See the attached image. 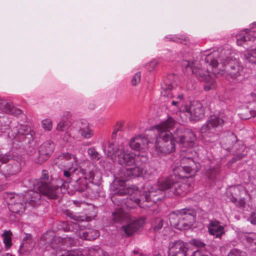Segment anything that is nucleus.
<instances>
[{
  "label": "nucleus",
  "instance_id": "f257e3e1",
  "mask_svg": "<svg viewBox=\"0 0 256 256\" xmlns=\"http://www.w3.org/2000/svg\"><path fill=\"white\" fill-rule=\"evenodd\" d=\"M174 124L173 119L170 118L166 121L156 126L158 136L156 142L155 148L158 154L170 153L175 150V142H178L182 148L180 156L184 158L182 164L184 165L175 168L174 175L160 181L158 188L156 185L144 187L142 190L134 186L126 188L127 184L125 181L127 178L124 177L123 174H118L111 186L115 194L122 196L128 194L130 195V199L136 204L145 208L151 206L152 204L160 200L158 194L162 190L170 188L174 194L180 196H184L189 191L188 185L180 184L177 181V177L188 178L194 176L199 168V164H196L192 159L196 155V152H192L190 148L194 145L196 138L195 134L190 130H186L182 134H174L172 136L170 130L172 129Z\"/></svg>",
  "mask_w": 256,
  "mask_h": 256
},
{
  "label": "nucleus",
  "instance_id": "f03ea898",
  "mask_svg": "<svg viewBox=\"0 0 256 256\" xmlns=\"http://www.w3.org/2000/svg\"><path fill=\"white\" fill-rule=\"evenodd\" d=\"M104 150L107 156L114 163L122 166H130L134 164L135 155L130 152L127 147L123 145L107 143Z\"/></svg>",
  "mask_w": 256,
  "mask_h": 256
},
{
  "label": "nucleus",
  "instance_id": "7ed1b4c3",
  "mask_svg": "<svg viewBox=\"0 0 256 256\" xmlns=\"http://www.w3.org/2000/svg\"><path fill=\"white\" fill-rule=\"evenodd\" d=\"M212 56L210 54L206 58V62L200 64L199 65L194 64L192 68V72L196 76H200L202 80H206V84L204 88L206 90H210L216 88V84L215 81L211 78L210 75V72L208 66L210 68L220 66V64H218V62L215 60H212L210 64H208L209 60L211 59Z\"/></svg>",
  "mask_w": 256,
  "mask_h": 256
},
{
  "label": "nucleus",
  "instance_id": "20e7f679",
  "mask_svg": "<svg viewBox=\"0 0 256 256\" xmlns=\"http://www.w3.org/2000/svg\"><path fill=\"white\" fill-rule=\"evenodd\" d=\"M112 218L116 222H126V224L122 226V230L128 236L134 234L145 223L144 218H132L124 213L122 208L117 209L113 213Z\"/></svg>",
  "mask_w": 256,
  "mask_h": 256
},
{
  "label": "nucleus",
  "instance_id": "39448f33",
  "mask_svg": "<svg viewBox=\"0 0 256 256\" xmlns=\"http://www.w3.org/2000/svg\"><path fill=\"white\" fill-rule=\"evenodd\" d=\"M195 222L194 212L187 210H182L172 213L170 215V222L172 226L180 230L190 228Z\"/></svg>",
  "mask_w": 256,
  "mask_h": 256
},
{
  "label": "nucleus",
  "instance_id": "423d86ee",
  "mask_svg": "<svg viewBox=\"0 0 256 256\" xmlns=\"http://www.w3.org/2000/svg\"><path fill=\"white\" fill-rule=\"evenodd\" d=\"M180 114H184L188 117L192 121H197L202 118L204 115V110L200 102H194L186 104L179 108Z\"/></svg>",
  "mask_w": 256,
  "mask_h": 256
},
{
  "label": "nucleus",
  "instance_id": "0eeeda50",
  "mask_svg": "<svg viewBox=\"0 0 256 256\" xmlns=\"http://www.w3.org/2000/svg\"><path fill=\"white\" fill-rule=\"evenodd\" d=\"M58 166L66 168L64 174L66 177H69L71 174L76 170L78 165L76 158L68 153H63L59 156L54 160Z\"/></svg>",
  "mask_w": 256,
  "mask_h": 256
},
{
  "label": "nucleus",
  "instance_id": "6e6552de",
  "mask_svg": "<svg viewBox=\"0 0 256 256\" xmlns=\"http://www.w3.org/2000/svg\"><path fill=\"white\" fill-rule=\"evenodd\" d=\"M162 94L164 96L168 98L172 105L176 108L178 110L180 107L186 104H183L184 94L178 92V90H180V88H174L170 84H165L162 86Z\"/></svg>",
  "mask_w": 256,
  "mask_h": 256
},
{
  "label": "nucleus",
  "instance_id": "1a4fd4ad",
  "mask_svg": "<svg viewBox=\"0 0 256 256\" xmlns=\"http://www.w3.org/2000/svg\"><path fill=\"white\" fill-rule=\"evenodd\" d=\"M189 249L188 244L182 241L171 242L168 246V256H186Z\"/></svg>",
  "mask_w": 256,
  "mask_h": 256
},
{
  "label": "nucleus",
  "instance_id": "9d476101",
  "mask_svg": "<svg viewBox=\"0 0 256 256\" xmlns=\"http://www.w3.org/2000/svg\"><path fill=\"white\" fill-rule=\"evenodd\" d=\"M221 64L225 65L226 69L232 77L239 76L242 70V66L236 60H228L224 62H222Z\"/></svg>",
  "mask_w": 256,
  "mask_h": 256
},
{
  "label": "nucleus",
  "instance_id": "9b49d317",
  "mask_svg": "<svg viewBox=\"0 0 256 256\" xmlns=\"http://www.w3.org/2000/svg\"><path fill=\"white\" fill-rule=\"evenodd\" d=\"M130 146L137 151L145 150L148 146V140L142 136L134 137L130 142Z\"/></svg>",
  "mask_w": 256,
  "mask_h": 256
},
{
  "label": "nucleus",
  "instance_id": "f8f14e48",
  "mask_svg": "<svg viewBox=\"0 0 256 256\" xmlns=\"http://www.w3.org/2000/svg\"><path fill=\"white\" fill-rule=\"evenodd\" d=\"M39 191L50 198H54L57 196L58 188L46 183L42 182L38 188Z\"/></svg>",
  "mask_w": 256,
  "mask_h": 256
},
{
  "label": "nucleus",
  "instance_id": "ddd939ff",
  "mask_svg": "<svg viewBox=\"0 0 256 256\" xmlns=\"http://www.w3.org/2000/svg\"><path fill=\"white\" fill-rule=\"evenodd\" d=\"M62 256H83L81 252H68ZM88 256H108V254L100 248L96 247L89 250Z\"/></svg>",
  "mask_w": 256,
  "mask_h": 256
},
{
  "label": "nucleus",
  "instance_id": "4468645a",
  "mask_svg": "<svg viewBox=\"0 0 256 256\" xmlns=\"http://www.w3.org/2000/svg\"><path fill=\"white\" fill-rule=\"evenodd\" d=\"M54 148V144L51 142L47 141L44 142L38 151L40 157L36 161L37 162L40 163L46 160L45 158H43L42 156H47L51 153Z\"/></svg>",
  "mask_w": 256,
  "mask_h": 256
},
{
  "label": "nucleus",
  "instance_id": "2eb2a0df",
  "mask_svg": "<svg viewBox=\"0 0 256 256\" xmlns=\"http://www.w3.org/2000/svg\"><path fill=\"white\" fill-rule=\"evenodd\" d=\"M256 38V32L253 30L248 32L242 31L236 36L237 44L238 45L242 46L248 40H254Z\"/></svg>",
  "mask_w": 256,
  "mask_h": 256
},
{
  "label": "nucleus",
  "instance_id": "dca6fc26",
  "mask_svg": "<svg viewBox=\"0 0 256 256\" xmlns=\"http://www.w3.org/2000/svg\"><path fill=\"white\" fill-rule=\"evenodd\" d=\"M210 234L216 238L220 237L224 233V228L218 222H211L208 226Z\"/></svg>",
  "mask_w": 256,
  "mask_h": 256
},
{
  "label": "nucleus",
  "instance_id": "f3484780",
  "mask_svg": "<svg viewBox=\"0 0 256 256\" xmlns=\"http://www.w3.org/2000/svg\"><path fill=\"white\" fill-rule=\"evenodd\" d=\"M34 246V243L31 238H26V240H24V242L20 246L19 252L21 254L28 255L31 251Z\"/></svg>",
  "mask_w": 256,
  "mask_h": 256
},
{
  "label": "nucleus",
  "instance_id": "a211bd4d",
  "mask_svg": "<svg viewBox=\"0 0 256 256\" xmlns=\"http://www.w3.org/2000/svg\"><path fill=\"white\" fill-rule=\"evenodd\" d=\"M223 120L222 119L216 116H213L210 118L206 125L202 127V132H206L208 130H210L216 126H221Z\"/></svg>",
  "mask_w": 256,
  "mask_h": 256
},
{
  "label": "nucleus",
  "instance_id": "6ab92c4d",
  "mask_svg": "<svg viewBox=\"0 0 256 256\" xmlns=\"http://www.w3.org/2000/svg\"><path fill=\"white\" fill-rule=\"evenodd\" d=\"M78 235L82 238L92 240L98 237L99 232L96 230H92L80 231Z\"/></svg>",
  "mask_w": 256,
  "mask_h": 256
},
{
  "label": "nucleus",
  "instance_id": "aec40b11",
  "mask_svg": "<svg viewBox=\"0 0 256 256\" xmlns=\"http://www.w3.org/2000/svg\"><path fill=\"white\" fill-rule=\"evenodd\" d=\"M244 56L246 62L256 64V48L246 50L244 54Z\"/></svg>",
  "mask_w": 256,
  "mask_h": 256
},
{
  "label": "nucleus",
  "instance_id": "412c9836",
  "mask_svg": "<svg viewBox=\"0 0 256 256\" xmlns=\"http://www.w3.org/2000/svg\"><path fill=\"white\" fill-rule=\"evenodd\" d=\"M3 242L6 248H10L12 245V233L10 231L5 230L2 234Z\"/></svg>",
  "mask_w": 256,
  "mask_h": 256
},
{
  "label": "nucleus",
  "instance_id": "4be33fe9",
  "mask_svg": "<svg viewBox=\"0 0 256 256\" xmlns=\"http://www.w3.org/2000/svg\"><path fill=\"white\" fill-rule=\"evenodd\" d=\"M26 129V126L18 124L13 128L11 133L9 134L10 136L14 138L18 134H24Z\"/></svg>",
  "mask_w": 256,
  "mask_h": 256
},
{
  "label": "nucleus",
  "instance_id": "5701e85b",
  "mask_svg": "<svg viewBox=\"0 0 256 256\" xmlns=\"http://www.w3.org/2000/svg\"><path fill=\"white\" fill-rule=\"evenodd\" d=\"M142 170L139 167H135L126 170V175L128 176H138L142 175Z\"/></svg>",
  "mask_w": 256,
  "mask_h": 256
},
{
  "label": "nucleus",
  "instance_id": "b1692460",
  "mask_svg": "<svg viewBox=\"0 0 256 256\" xmlns=\"http://www.w3.org/2000/svg\"><path fill=\"white\" fill-rule=\"evenodd\" d=\"M80 132L82 136L86 138H90L93 135L92 130L88 125L81 127L80 129Z\"/></svg>",
  "mask_w": 256,
  "mask_h": 256
},
{
  "label": "nucleus",
  "instance_id": "393cba45",
  "mask_svg": "<svg viewBox=\"0 0 256 256\" xmlns=\"http://www.w3.org/2000/svg\"><path fill=\"white\" fill-rule=\"evenodd\" d=\"M10 208L14 212L20 213L24 211V206L21 203H16L14 204H12Z\"/></svg>",
  "mask_w": 256,
  "mask_h": 256
},
{
  "label": "nucleus",
  "instance_id": "a878e982",
  "mask_svg": "<svg viewBox=\"0 0 256 256\" xmlns=\"http://www.w3.org/2000/svg\"><path fill=\"white\" fill-rule=\"evenodd\" d=\"M52 121L50 118H46L42 121V126L46 130L49 131L52 128Z\"/></svg>",
  "mask_w": 256,
  "mask_h": 256
},
{
  "label": "nucleus",
  "instance_id": "bb28decb",
  "mask_svg": "<svg viewBox=\"0 0 256 256\" xmlns=\"http://www.w3.org/2000/svg\"><path fill=\"white\" fill-rule=\"evenodd\" d=\"M246 241L249 243H252V246H256V234H250L245 236ZM256 250V248H254Z\"/></svg>",
  "mask_w": 256,
  "mask_h": 256
},
{
  "label": "nucleus",
  "instance_id": "cd10ccee",
  "mask_svg": "<svg viewBox=\"0 0 256 256\" xmlns=\"http://www.w3.org/2000/svg\"><path fill=\"white\" fill-rule=\"evenodd\" d=\"M8 112L14 115H19L21 114L22 111L17 108H16L14 106L8 105Z\"/></svg>",
  "mask_w": 256,
  "mask_h": 256
},
{
  "label": "nucleus",
  "instance_id": "c85d7f7f",
  "mask_svg": "<svg viewBox=\"0 0 256 256\" xmlns=\"http://www.w3.org/2000/svg\"><path fill=\"white\" fill-rule=\"evenodd\" d=\"M236 190V188L230 187V188H229V189L227 190V192H226L227 196L229 197L230 200H232L233 202H235L236 200V198L234 197L233 196H230V194H232V192H235Z\"/></svg>",
  "mask_w": 256,
  "mask_h": 256
},
{
  "label": "nucleus",
  "instance_id": "c756f323",
  "mask_svg": "<svg viewBox=\"0 0 256 256\" xmlns=\"http://www.w3.org/2000/svg\"><path fill=\"white\" fill-rule=\"evenodd\" d=\"M141 75L140 73L136 74L132 80V84L133 86L137 85L140 81Z\"/></svg>",
  "mask_w": 256,
  "mask_h": 256
},
{
  "label": "nucleus",
  "instance_id": "7c9ffc66",
  "mask_svg": "<svg viewBox=\"0 0 256 256\" xmlns=\"http://www.w3.org/2000/svg\"><path fill=\"white\" fill-rule=\"evenodd\" d=\"M46 236H47V234H46L41 238V239L40 240L39 242L38 245L40 248H42V250L46 249V250H48V246H44V244H46L44 243V242L46 240Z\"/></svg>",
  "mask_w": 256,
  "mask_h": 256
},
{
  "label": "nucleus",
  "instance_id": "2f4dec72",
  "mask_svg": "<svg viewBox=\"0 0 256 256\" xmlns=\"http://www.w3.org/2000/svg\"><path fill=\"white\" fill-rule=\"evenodd\" d=\"M69 186L67 182H64L60 187L62 192L64 194L68 192L69 194H72V192L68 190Z\"/></svg>",
  "mask_w": 256,
  "mask_h": 256
},
{
  "label": "nucleus",
  "instance_id": "473e14b6",
  "mask_svg": "<svg viewBox=\"0 0 256 256\" xmlns=\"http://www.w3.org/2000/svg\"><path fill=\"white\" fill-rule=\"evenodd\" d=\"M227 256H246V255L245 253L243 252L233 250L230 252Z\"/></svg>",
  "mask_w": 256,
  "mask_h": 256
},
{
  "label": "nucleus",
  "instance_id": "72a5a7b5",
  "mask_svg": "<svg viewBox=\"0 0 256 256\" xmlns=\"http://www.w3.org/2000/svg\"><path fill=\"white\" fill-rule=\"evenodd\" d=\"M156 225L154 226V231H158L162 226L163 222L162 220L158 219L156 220Z\"/></svg>",
  "mask_w": 256,
  "mask_h": 256
},
{
  "label": "nucleus",
  "instance_id": "f704fd0d",
  "mask_svg": "<svg viewBox=\"0 0 256 256\" xmlns=\"http://www.w3.org/2000/svg\"><path fill=\"white\" fill-rule=\"evenodd\" d=\"M218 168H213L212 170H209L208 172V175L210 178H212L213 175H215L216 174H218Z\"/></svg>",
  "mask_w": 256,
  "mask_h": 256
},
{
  "label": "nucleus",
  "instance_id": "c9c22d12",
  "mask_svg": "<svg viewBox=\"0 0 256 256\" xmlns=\"http://www.w3.org/2000/svg\"><path fill=\"white\" fill-rule=\"evenodd\" d=\"M56 129L58 131H64L66 129V122L64 121L60 122L58 124Z\"/></svg>",
  "mask_w": 256,
  "mask_h": 256
},
{
  "label": "nucleus",
  "instance_id": "e433bc0d",
  "mask_svg": "<svg viewBox=\"0 0 256 256\" xmlns=\"http://www.w3.org/2000/svg\"><path fill=\"white\" fill-rule=\"evenodd\" d=\"M190 256H208V254H206V253L204 252H202L201 250H194L192 254Z\"/></svg>",
  "mask_w": 256,
  "mask_h": 256
},
{
  "label": "nucleus",
  "instance_id": "4c0bfd02",
  "mask_svg": "<svg viewBox=\"0 0 256 256\" xmlns=\"http://www.w3.org/2000/svg\"><path fill=\"white\" fill-rule=\"evenodd\" d=\"M88 153L91 155L93 158H96L97 153L95 152L93 148H90L88 150Z\"/></svg>",
  "mask_w": 256,
  "mask_h": 256
},
{
  "label": "nucleus",
  "instance_id": "58836bf2",
  "mask_svg": "<svg viewBox=\"0 0 256 256\" xmlns=\"http://www.w3.org/2000/svg\"><path fill=\"white\" fill-rule=\"evenodd\" d=\"M192 242L193 244L198 247H202L204 246V244L200 242L197 241L196 240H194Z\"/></svg>",
  "mask_w": 256,
  "mask_h": 256
},
{
  "label": "nucleus",
  "instance_id": "ea45409f",
  "mask_svg": "<svg viewBox=\"0 0 256 256\" xmlns=\"http://www.w3.org/2000/svg\"><path fill=\"white\" fill-rule=\"evenodd\" d=\"M9 160L7 156H4L0 159V163L1 162H6L7 161Z\"/></svg>",
  "mask_w": 256,
  "mask_h": 256
},
{
  "label": "nucleus",
  "instance_id": "a19ab883",
  "mask_svg": "<svg viewBox=\"0 0 256 256\" xmlns=\"http://www.w3.org/2000/svg\"><path fill=\"white\" fill-rule=\"evenodd\" d=\"M72 116L71 114L68 112H66L64 114V117L68 118Z\"/></svg>",
  "mask_w": 256,
  "mask_h": 256
},
{
  "label": "nucleus",
  "instance_id": "79ce46f5",
  "mask_svg": "<svg viewBox=\"0 0 256 256\" xmlns=\"http://www.w3.org/2000/svg\"><path fill=\"white\" fill-rule=\"evenodd\" d=\"M134 254L136 256H142V254L140 253L138 251L134 250Z\"/></svg>",
  "mask_w": 256,
  "mask_h": 256
},
{
  "label": "nucleus",
  "instance_id": "37998d69",
  "mask_svg": "<svg viewBox=\"0 0 256 256\" xmlns=\"http://www.w3.org/2000/svg\"><path fill=\"white\" fill-rule=\"evenodd\" d=\"M239 205L240 206H242L244 205V200H240L238 202Z\"/></svg>",
  "mask_w": 256,
  "mask_h": 256
},
{
  "label": "nucleus",
  "instance_id": "c03bdc74",
  "mask_svg": "<svg viewBox=\"0 0 256 256\" xmlns=\"http://www.w3.org/2000/svg\"><path fill=\"white\" fill-rule=\"evenodd\" d=\"M250 222L252 224H256V217L254 218H252L250 220Z\"/></svg>",
  "mask_w": 256,
  "mask_h": 256
},
{
  "label": "nucleus",
  "instance_id": "a18cd8bd",
  "mask_svg": "<svg viewBox=\"0 0 256 256\" xmlns=\"http://www.w3.org/2000/svg\"><path fill=\"white\" fill-rule=\"evenodd\" d=\"M0 256H14L12 254H6L5 255H4L3 254H2L1 252H0Z\"/></svg>",
  "mask_w": 256,
  "mask_h": 256
},
{
  "label": "nucleus",
  "instance_id": "49530a36",
  "mask_svg": "<svg viewBox=\"0 0 256 256\" xmlns=\"http://www.w3.org/2000/svg\"><path fill=\"white\" fill-rule=\"evenodd\" d=\"M151 64H156V62H152Z\"/></svg>",
  "mask_w": 256,
  "mask_h": 256
},
{
  "label": "nucleus",
  "instance_id": "de8ad7c7",
  "mask_svg": "<svg viewBox=\"0 0 256 256\" xmlns=\"http://www.w3.org/2000/svg\"><path fill=\"white\" fill-rule=\"evenodd\" d=\"M80 190H84V188H80V189H78Z\"/></svg>",
  "mask_w": 256,
  "mask_h": 256
},
{
  "label": "nucleus",
  "instance_id": "09e8293b",
  "mask_svg": "<svg viewBox=\"0 0 256 256\" xmlns=\"http://www.w3.org/2000/svg\"><path fill=\"white\" fill-rule=\"evenodd\" d=\"M242 156H238V159H240V158H242Z\"/></svg>",
  "mask_w": 256,
  "mask_h": 256
},
{
  "label": "nucleus",
  "instance_id": "8fccbe9b",
  "mask_svg": "<svg viewBox=\"0 0 256 256\" xmlns=\"http://www.w3.org/2000/svg\"><path fill=\"white\" fill-rule=\"evenodd\" d=\"M2 102L0 100V104ZM1 108V107H0V108Z\"/></svg>",
  "mask_w": 256,
  "mask_h": 256
},
{
  "label": "nucleus",
  "instance_id": "3c124183",
  "mask_svg": "<svg viewBox=\"0 0 256 256\" xmlns=\"http://www.w3.org/2000/svg\"><path fill=\"white\" fill-rule=\"evenodd\" d=\"M90 220V219L89 218H88V219H87V221H88Z\"/></svg>",
  "mask_w": 256,
  "mask_h": 256
},
{
  "label": "nucleus",
  "instance_id": "603ef678",
  "mask_svg": "<svg viewBox=\"0 0 256 256\" xmlns=\"http://www.w3.org/2000/svg\"><path fill=\"white\" fill-rule=\"evenodd\" d=\"M254 24H256V22Z\"/></svg>",
  "mask_w": 256,
  "mask_h": 256
}]
</instances>
